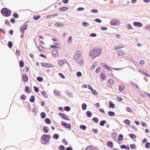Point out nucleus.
Here are the masks:
<instances>
[{
	"label": "nucleus",
	"mask_w": 150,
	"mask_h": 150,
	"mask_svg": "<svg viewBox=\"0 0 150 150\" xmlns=\"http://www.w3.org/2000/svg\"><path fill=\"white\" fill-rule=\"evenodd\" d=\"M42 139L41 142L42 144H46L47 142H49V139H47L44 134H43L41 137Z\"/></svg>",
	"instance_id": "obj_3"
},
{
	"label": "nucleus",
	"mask_w": 150,
	"mask_h": 150,
	"mask_svg": "<svg viewBox=\"0 0 150 150\" xmlns=\"http://www.w3.org/2000/svg\"><path fill=\"white\" fill-rule=\"evenodd\" d=\"M58 148L59 150H65V147L63 145H61L58 146Z\"/></svg>",
	"instance_id": "obj_45"
},
{
	"label": "nucleus",
	"mask_w": 150,
	"mask_h": 150,
	"mask_svg": "<svg viewBox=\"0 0 150 150\" xmlns=\"http://www.w3.org/2000/svg\"><path fill=\"white\" fill-rule=\"evenodd\" d=\"M13 16L16 18H18L19 17V15L18 14V13H14L13 15Z\"/></svg>",
	"instance_id": "obj_53"
},
{
	"label": "nucleus",
	"mask_w": 150,
	"mask_h": 150,
	"mask_svg": "<svg viewBox=\"0 0 150 150\" xmlns=\"http://www.w3.org/2000/svg\"><path fill=\"white\" fill-rule=\"evenodd\" d=\"M50 47L51 48H60L59 47L54 45H51L50 46Z\"/></svg>",
	"instance_id": "obj_59"
},
{
	"label": "nucleus",
	"mask_w": 150,
	"mask_h": 150,
	"mask_svg": "<svg viewBox=\"0 0 150 150\" xmlns=\"http://www.w3.org/2000/svg\"><path fill=\"white\" fill-rule=\"evenodd\" d=\"M107 145L108 147H110L112 148L113 146V143L111 141H108L107 142Z\"/></svg>",
	"instance_id": "obj_17"
},
{
	"label": "nucleus",
	"mask_w": 150,
	"mask_h": 150,
	"mask_svg": "<svg viewBox=\"0 0 150 150\" xmlns=\"http://www.w3.org/2000/svg\"><path fill=\"white\" fill-rule=\"evenodd\" d=\"M131 84L134 86L137 89H139V87L137 85V84L135 83H134L133 82H131Z\"/></svg>",
	"instance_id": "obj_46"
},
{
	"label": "nucleus",
	"mask_w": 150,
	"mask_h": 150,
	"mask_svg": "<svg viewBox=\"0 0 150 150\" xmlns=\"http://www.w3.org/2000/svg\"><path fill=\"white\" fill-rule=\"evenodd\" d=\"M92 91V93L94 95H98V93H97V91L94 89H93L92 91Z\"/></svg>",
	"instance_id": "obj_56"
},
{
	"label": "nucleus",
	"mask_w": 150,
	"mask_h": 150,
	"mask_svg": "<svg viewBox=\"0 0 150 150\" xmlns=\"http://www.w3.org/2000/svg\"><path fill=\"white\" fill-rule=\"evenodd\" d=\"M76 74L78 77H79L82 76V74L80 71H78L76 72Z\"/></svg>",
	"instance_id": "obj_54"
},
{
	"label": "nucleus",
	"mask_w": 150,
	"mask_h": 150,
	"mask_svg": "<svg viewBox=\"0 0 150 150\" xmlns=\"http://www.w3.org/2000/svg\"><path fill=\"white\" fill-rule=\"evenodd\" d=\"M125 88V86L124 85H120L119 86L118 90L120 91L121 92L123 91Z\"/></svg>",
	"instance_id": "obj_18"
},
{
	"label": "nucleus",
	"mask_w": 150,
	"mask_h": 150,
	"mask_svg": "<svg viewBox=\"0 0 150 150\" xmlns=\"http://www.w3.org/2000/svg\"><path fill=\"white\" fill-rule=\"evenodd\" d=\"M58 114L59 116H60L64 120L68 121L70 120V119L67 116L64 114L59 112Z\"/></svg>",
	"instance_id": "obj_5"
},
{
	"label": "nucleus",
	"mask_w": 150,
	"mask_h": 150,
	"mask_svg": "<svg viewBox=\"0 0 150 150\" xmlns=\"http://www.w3.org/2000/svg\"><path fill=\"white\" fill-rule=\"evenodd\" d=\"M25 91L28 93H31V90L30 89V87L27 86L25 87Z\"/></svg>",
	"instance_id": "obj_15"
},
{
	"label": "nucleus",
	"mask_w": 150,
	"mask_h": 150,
	"mask_svg": "<svg viewBox=\"0 0 150 150\" xmlns=\"http://www.w3.org/2000/svg\"><path fill=\"white\" fill-rule=\"evenodd\" d=\"M150 143L149 142H146L145 144V147L147 149H149L150 148Z\"/></svg>",
	"instance_id": "obj_52"
},
{
	"label": "nucleus",
	"mask_w": 150,
	"mask_h": 150,
	"mask_svg": "<svg viewBox=\"0 0 150 150\" xmlns=\"http://www.w3.org/2000/svg\"><path fill=\"white\" fill-rule=\"evenodd\" d=\"M37 80L39 82H42L43 81V78L41 76L38 77L37 78Z\"/></svg>",
	"instance_id": "obj_47"
},
{
	"label": "nucleus",
	"mask_w": 150,
	"mask_h": 150,
	"mask_svg": "<svg viewBox=\"0 0 150 150\" xmlns=\"http://www.w3.org/2000/svg\"><path fill=\"white\" fill-rule=\"evenodd\" d=\"M23 81L25 82H27L28 81V77L26 74H24L23 75Z\"/></svg>",
	"instance_id": "obj_13"
},
{
	"label": "nucleus",
	"mask_w": 150,
	"mask_h": 150,
	"mask_svg": "<svg viewBox=\"0 0 150 150\" xmlns=\"http://www.w3.org/2000/svg\"><path fill=\"white\" fill-rule=\"evenodd\" d=\"M41 64L42 66L45 68H47V63L45 62H43L41 63Z\"/></svg>",
	"instance_id": "obj_50"
},
{
	"label": "nucleus",
	"mask_w": 150,
	"mask_h": 150,
	"mask_svg": "<svg viewBox=\"0 0 150 150\" xmlns=\"http://www.w3.org/2000/svg\"><path fill=\"white\" fill-rule=\"evenodd\" d=\"M43 132L45 133H47L49 130L48 127L47 126H44L43 128Z\"/></svg>",
	"instance_id": "obj_19"
},
{
	"label": "nucleus",
	"mask_w": 150,
	"mask_h": 150,
	"mask_svg": "<svg viewBox=\"0 0 150 150\" xmlns=\"http://www.w3.org/2000/svg\"><path fill=\"white\" fill-rule=\"evenodd\" d=\"M58 63L60 66H62L64 64V62H63V60H59L58 61Z\"/></svg>",
	"instance_id": "obj_58"
},
{
	"label": "nucleus",
	"mask_w": 150,
	"mask_h": 150,
	"mask_svg": "<svg viewBox=\"0 0 150 150\" xmlns=\"http://www.w3.org/2000/svg\"><path fill=\"white\" fill-rule=\"evenodd\" d=\"M125 54V53L124 52H123V51L122 50H119L118 52V53H117L118 55L119 56H122V55H124Z\"/></svg>",
	"instance_id": "obj_26"
},
{
	"label": "nucleus",
	"mask_w": 150,
	"mask_h": 150,
	"mask_svg": "<svg viewBox=\"0 0 150 150\" xmlns=\"http://www.w3.org/2000/svg\"><path fill=\"white\" fill-rule=\"evenodd\" d=\"M54 25L58 27H59L63 26L64 25L62 23H61L58 22H56L55 23Z\"/></svg>",
	"instance_id": "obj_25"
},
{
	"label": "nucleus",
	"mask_w": 150,
	"mask_h": 150,
	"mask_svg": "<svg viewBox=\"0 0 150 150\" xmlns=\"http://www.w3.org/2000/svg\"><path fill=\"white\" fill-rule=\"evenodd\" d=\"M79 128L81 129L85 130L86 129V127L84 125H81L79 126Z\"/></svg>",
	"instance_id": "obj_30"
},
{
	"label": "nucleus",
	"mask_w": 150,
	"mask_h": 150,
	"mask_svg": "<svg viewBox=\"0 0 150 150\" xmlns=\"http://www.w3.org/2000/svg\"><path fill=\"white\" fill-rule=\"evenodd\" d=\"M94 20L95 22H98L99 23H100L102 22L101 20L98 18H96L94 19Z\"/></svg>",
	"instance_id": "obj_62"
},
{
	"label": "nucleus",
	"mask_w": 150,
	"mask_h": 150,
	"mask_svg": "<svg viewBox=\"0 0 150 150\" xmlns=\"http://www.w3.org/2000/svg\"><path fill=\"white\" fill-rule=\"evenodd\" d=\"M123 136L121 134H120L119 135V137L118 139L120 141H122L123 140Z\"/></svg>",
	"instance_id": "obj_32"
},
{
	"label": "nucleus",
	"mask_w": 150,
	"mask_h": 150,
	"mask_svg": "<svg viewBox=\"0 0 150 150\" xmlns=\"http://www.w3.org/2000/svg\"><path fill=\"white\" fill-rule=\"evenodd\" d=\"M59 136L58 134H53V138L55 139H57L59 138Z\"/></svg>",
	"instance_id": "obj_33"
},
{
	"label": "nucleus",
	"mask_w": 150,
	"mask_h": 150,
	"mask_svg": "<svg viewBox=\"0 0 150 150\" xmlns=\"http://www.w3.org/2000/svg\"><path fill=\"white\" fill-rule=\"evenodd\" d=\"M41 17V16L40 15L38 16H35L33 17V19L35 20H38Z\"/></svg>",
	"instance_id": "obj_40"
},
{
	"label": "nucleus",
	"mask_w": 150,
	"mask_h": 150,
	"mask_svg": "<svg viewBox=\"0 0 150 150\" xmlns=\"http://www.w3.org/2000/svg\"><path fill=\"white\" fill-rule=\"evenodd\" d=\"M101 70V67H98L96 70V73H98L99 72L100 70Z\"/></svg>",
	"instance_id": "obj_64"
},
{
	"label": "nucleus",
	"mask_w": 150,
	"mask_h": 150,
	"mask_svg": "<svg viewBox=\"0 0 150 150\" xmlns=\"http://www.w3.org/2000/svg\"><path fill=\"white\" fill-rule=\"evenodd\" d=\"M111 135L112 137L114 139H115L117 136V133L116 132H112L111 133Z\"/></svg>",
	"instance_id": "obj_31"
},
{
	"label": "nucleus",
	"mask_w": 150,
	"mask_h": 150,
	"mask_svg": "<svg viewBox=\"0 0 150 150\" xmlns=\"http://www.w3.org/2000/svg\"><path fill=\"white\" fill-rule=\"evenodd\" d=\"M79 50H77L76 51L75 54L73 56V59L76 60L80 57L81 56V54L79 53Z\"/></svg>",
	"instance_id": "obj_6"
},
{
	"label": "nucleus",
	"mask_w": 150,
	"mask_h": 150,
	"mask_svg": "<svg viewBox=\"0 0 150 150\" xmlns=\"http://www.w3.org/2000/svg\"><path fill=\"white\" fill-rule=\"evenodd\" d=\"M41 94L42 95L44 96V97L48 98L47 96V95L46 96V93L44 91H43L41 92Z\"/></svg>",
	"instance_id": "obj_61"
},
{
	"label": "nucleus",
	"mask_w": 150,
	"mask_h": 150,
	"mask_svg": "<svg viewBox=\"0 0 150 150\" xmlns=\"http://www.w3.org/2000/svg\"><path fill=\"white\" fill-rule=\"evenodd\" d=\"M129 136L132 139H133L136 137V136L135 134H129Z\"/></svg>",
	"instance_id": "obj_39"
},
{
	"label": "nucleus",
	"mask_w": 150,
	"mask_h": 150,
	"mask_svg": "<svg viewBox=\"0 0 150 150\" xmlns=\"http://www.w3.org/2000/svg\"><path fill=\"white\" fill-rule=\"evenodd\" d=\"M123 122L125 124H128V125H129L131 123L130 121L128 119H125Z\"/></svg>",
	"instance_id": "obj_36"
},
{
	"label": "nucleus",
	"mask_w": 150,
	"mask_h": 150,
	"mask_svg": "<svg viewBox=\"0 0 150 150\" xmlns=\"http://www.w3.org/2000/svg\"><path fill=\"white\" fill-rule=\"evenodd\" d=\"M102 50L101 48H94L90 52L89 55L92 56L95 55V57L98 56L101 53Z\"/></svg>",
	"instance_id": "obj_1"
},
{
	"label": "nucleus",
	"mask_w": 150,
	"mask_h": 150,
	"mask_svg": "<svg viewBox=\"0 0 150 150\" xmlns=\"http://www.w3.org/2000/svg\"><path fill=\"white\" fill-rule=\"evenodd\" d=\"M121 149H125L127 150H129L130 149V148L129 146H126L124 144L121 145L120 146Z\"/></svg>",
	"instance_id": "obj_16"
},
{
	"label": "nucleus",
	"mask_w": 150,
	"mask_h": 150,
	"mask_svg": "<svg viewBox=\"0 0 150 150\" xmlns=\"http://www.w3.org/2000/svg\"><path fill=\"white\" fill-rule=\"evenodd\" d=\"M8 47L10 48H12V47L13 46V43H12V42L11 41H9L8 42Z\"/></svg>",
	"instance_id": "obj_51"
},
{
	"label": "nucleus",
	"mask_w": 150,
	"mask_h": 150,
	"mask_svg": "<svg viewBox=\"0 0 150 150\" xmlns=\"http://www.w3.org/2000/svg\"><path fill=\"white\" fill-rule=\"evenodd\" d=\"M47 68H54L55 67V66L54 65L52 64H51L49 63H47Z\"/></svg>",
	"instance_id": "obj_35"
},
{
	"label": "nucleus",
	"mask_w": 150,
	"mask_h": 150,
	"mask_svg": "<svg viewBox=\"0 0 150 150\" xmlns=\"http://www.w3.org/2000/svg\"><path fill=\"white\" fill-rule=\"evenodd\" d=\"M108 114L110 116H114L115 115V113L113 111H109L108 112Z\"/></svg>",
	"instance_id": "obj_28"
},
{
	"label": "nucleus",
	"mask_w": 150,
	"mask_h": 150,
	"mask_svg": "<svg viewBox=\"0 0 150 150\" xmlns=\"http://www.w3.org/2000/svg\"><path fill=\"white\" fill-rule=\"evenodd\" d=\"M92 120L94 121L96 123H98L99 122V120L98 118L97 117H94L92 119Z\"/></svg>",
	"instance_id": "obj_41"
},
{
	"label": "nucleus",
	"mask_w": 150,
	"mask_h": 150,
	"mask_svg": "<svg viewBox=\"0 0 150 150\" xmlns=\"http://www.w3.org/2000/svg\"><path fill=\"white\" fill-rule=\"evenodd\" d=\"M94 148V147L93 145H91L88 146L86 148V150H93Z\"/></svg>",
	"instance_id": "obj_21"
},
{
	"label": "nucleus",
	"mask_w": 150,
	"mask_h": 150,
	"mask_svg": "<svg viewBox=\"0 0 150 150\" xmlns=\"http://www.w3.org/2000/svg\"><path fill=\"white\" fill-rule=\"evenodd\" d=\"M40 116L41 118L42 119L45 118L46 117V114L45 112H41L40 113Z\"/></svg>",
	"instance_id": "obj_29"
},
{
	"label": "nucleus",
	"mask_w": 150,
	"mask_h": 150,
	"mask_svg": "<svg viewBox=\"0 0 150 150\" xmlns=\"http://www.w3.org/2000/svg\"><path fill=\"white\" fill-rule=\"evenodd\" d=\"M20 67H23L24 66V63L22 60H20L19 62Z\"/></svg>",
	"instance_id": "obj_43"
},
{
	"label": "nucleus",
	"mask_w": 150,
	"mask_h": 150,
	"mask_svg": "<svg viewBox=\"0 0 150 150\" xmlns=\"http://www.w3.org/2000/svg\"><path fill=\"white\" fill-rule=\"evenodd\" d=\"M31 103H33L35 101V97L34 95H32L30 96L29 99Z\"/></svg>",
	"instance_id": "obj_23"
},
{
	"label": "nucleus",
	"mask_w": 150,
	"mask_h": 150,
	"mask_svg": "<svg viewBox=\"0 0 150 150\" xmlns=\"http://www.w3.org/2000/svg\"><path fill=\"white\" fill-rule=\"evenodd\" d=\"M76 62L81 66H83L84 65L83 61L82 59L77 60L76 61Z\"/></svg>",
	"instance_id": "obj_14"
},
{
	"label": "nucleus",
	"mask_w": 150,
	"mask_h": 150,
	"mask_svg": "<svg viewBox=\"0 0 150 150\" xmlns=\"http://www.w3.org/2000/svg\"><path fill=\"white\" fill-rule=\"evenodd\" d=\"M82 25L84 27H88L89 25V24L88 22H83L82 23Z\"/></svg>",
	"instance_id": "obj_48"
},
{
	"label": "nucleus",
	"mask_w": 150,
	"mask_h": 150,
	"mask_svg": "<svg viewBox=\"0 0 150 150\" xmlns=\"http://www.w3.org/2000/svg\"><path fill=\"white\" fill-rule=\"evenodd\" d=\"M87 116L88 117H90L92 115V113L91 112L89 111H87L86 112Z\"/></svg>",
	"instance_id": "obj_24"
},
{
	"label": "nucleus",
	"mask_w": 150,
	"mask_h": 150,
	"mask_svg": "<svg viewBox=\"0 0 150 150\" xmlns=\"http://www.w3.org/2000/svg\"><path fill=\"white\" fill-rule=\"evenodd\" d=\"M64 109L65 110L68 112L70 110L71 108L68 106H66L64 107Z\"/></svg>",
	"instance_id": "obj_44"
},
{
	"label": "nucleus",
	"mask_w": 150,
	"mask_h": 150,
	"mask_svg": "<svg viewBox=\"0 0 150 150\" xmlns=\"http://www.w3.org/2000/svg\"><path fill=\"white\" fill-rule=\"evenodd\" d=\"M82 109L83 110H85L87 108V105L85 103H83L82 105Z\"/></svg>",
	"instance_id": "obj_34"
},
{
	"label": "nucleus",
	"mask_w": 150,
	"mask_h": 150,
	"mask_svg": "<svg viewBox=\"0 0 150 150\" xmlns=\"http://www.w3.org/2000/svg\"><path fill=\"white\" fill-rule=\"evenodd\" d=\"M69 8L67 7H63L59 8V10L60 11H64L67 10Z\"/></svg>",
	"instance_id": "obj_22"
},
{
	"label": "nucleus",
	"mask_w": 150,
	"mask_h": 150,
	"mask_svg": "<svg viewBox=\"0 0 150 150\" xmlns=\"http://www.w3.org/2000/svg\"><path fill=\"white\" fill-rule=\"evenodd\" d=\"M16 56H20V52L19 50H16Z\"/></svg>",
	"instance_id": "obj_60"
},
{
	"label": "nucleus",
	"mask_w": 150,
	"mask_h": 150,
	"mask_svg": "<svg viewBox=\"0 0 150 150\" xmlns=\"http://www.w3.org/2000/svg\"><path fill=\"white\" fill-rule=\"evenodd\" d=\"M61 124L62 126L64 127L65 128L69 129L71 128V126L70 123H69L67 124L66 122H64L63 121H61Z\"/></svg>",
	"instance_id": "obj_4"
},
{
	"label": "nucleus",
	"mask_w": 150,
	"mask_h": 150,
	"mask_svg": "<svg viewBox=\"0 0 150 150\" xmlns=\"http://www.w3.org/2000/svg\"><path fill=\"white\" fill-rule=\"evenodd\" d=\"M52 54L53 55L55 56V57H57L58 56V52L57 50L53 49L52 51Z\"/></svg>",
	"instance_id": "obj_10"
},
{
	"label": "nucleus",
	"mask_w": 150,
	"mask_h": 150,
	"mask_svg": "<svg viewBox=\"0 0 150 150\" xmlns=\"http://www.w3.org/2000/svg\"><path fill=\"white\" fill-rule=\"evenodd\" d=\"M28 27L27 25H24L22 26H21L20 28V32L22 33L23 34H24L25 32L24 30H27Z\"/></svg>",
	"instance_id": "obj_7"
},
{
	"label": "nucleus",
	"mask_w": 150,
	"mask_h": 150,
	"mask_svg": "<svg viewBox=\"0 0 150 150\" xmlns=\"http://www.w3.org/2000/svg\"><path fill=\"white\" fill-rule=\"evenodd\" d=\"M108 82L110 84H113L114 83V81L111 79H109L108 80Z\"/></svg>",
	"instance_id": "obj_55"
},
{
	"label": "nucleus",
	"mask_w": 150,
	"mask_h": 150,
	"mask_svg": "<svg viewBox=\"0 0 150 150\" xmlns=\"http://www.w3.org/2000/svg\"><path fill=\"white\" fill-rule=\"evenodd\" d=\"M1 13L4 16L9 17L11 15V11L9 9L4 8L1 9Z\"/></svg>",
	"instance_id": "obj_2"
},
{
	"label": "nucleus",
	"mask_w": 150,
	"mask_h": 150,
	"mask_svg": "<svg viewBox=\"0 0 150 150\" xmlns=\"http://www.w3.org/2000/svg\"><path fill=\"white\" fill-rule=\"evenodd\" d=\"M123 47L122 45H119L117 47H114V50H117Z\"/></svg>",
	"instance_id": "obj_37"
},
{
	"label": "nucleus",
	"mask_w": 150,
	"mask_h": 150,
	"mask_svg": "<svg viewBox=\"0 0 150 150\" xmlns=\"http://www.w3.org/2000/svg\"><path fill=\"white\" fill-rule=\"evenodd\" d=\"M139 73H140L141 74L143 75H145L147 76L150 77V76L148 74L146 73L145 72L139 69Z\"/></svg>",
	"instance_id": "obj_12"
},
{
	"label": "nucleus",
	"mask_w": 150,
	"mask_h": 150,
	"mask_svg": "<svg viewBox=\"0 0 150 150\" xmlns=\"http://www.w3.org/2000/svg\"><path fill=\"white\" fill-rule=\"evenodd\" d=\"M100 77L103 80H104L106 79V76L105 74L101 73L100 75Z\"/></svg>",
	"instance_id": "obj_38"
},
{
	"label": "nucleus",
	"mask_w": 150,
	"mask_h": 150,
	"mask_svg": "<svg viewBox=\"0 0 150 150\" xmlns=\"http://www.w3.org/2000/svg\"><path fill=\"white\" fill-rule=\"evenodd\" d=\"M45 122L46 124L49 125L51 123L50 120L48 118H46L45 120Z\"/></svg>",
	"instance_id": "obj_20"
},
{
	"label": "nucleus",
	"mask_w": 150,
	"mask_h": 150,
	"mask_svg": "<svg viewBox=\"0 0 150 150\" xmlns=\"http://www.w3.org/2000/svg\"><path fill=\"white\" fill-rule=\"evenodd\" d=\"M34 89L35 92L38 93L39 91V89L36 86H34L33 87Z\"/></svg>",
	"instance_id": "obj_49"
},
{
	"label": "nucleus",
	"mask_w": 150,
	"mask_h": 150,
	"mask_svg": "<svg viewBox=\"0 0 150 150\" xmlns=\"http://www.w3.org/2000/svg\"><path fill=\"white\" fill-rule=\"evenodd\" d=\"M131 149H134L137 147L136 145L134 144H131L130 145Z\"/></svg>",
	"instance_id": "obj_57"
},
{
	"label": "nucleus",
	"mask_w": 150,
	"mask_h": 150,
	"mask_svg": "<svg viewBox=\"0 0 150 150\" xmlns=\"http://www.w3.org/2000/svg\"><path fill=\"white\" fill-rule=\"evenodd\" d=\"M107 123V122L105 120H102L99 123L100 125L102 126H104L105 124Z\"/></svg>",
	"instance_id": "obj_27"
},
{
	"label": "nucleus",
	"mask_w": 150,
	"mask_h": 150,
	"mask_svg": "<svg viewBox=\"0 0 150 150\" xmlns=\"http://www.w3.org/2000/svg\"><path fill=\"white\" fill-rule=\"evenodd\" d=\"M109 107L110 108L113 109L115 108V104L113 103L112 101H110L109 102Z\"/></svg>",
	"instance_id": "obj_11"
},
{
	"label": "nucleus",
	"mask_w": 150,
	"mask_h": 150,
	"mask_svg": "<svg viewBox=\"0 0 150 150\" xmlns=\"http://www.w3.org/2000/svg\"><path fill=\"white\" fill-rule=\"evenodd\" d=\"M133 24L134 26L139 27H141L143 26V25L141 23L138 22L134 21L133 22Z\"/></svg>",
	"instance_id": "obj_9"
},
{
	"label": "nucleus",
	"mask_w": 150,
	"mask_h": 150,
	"mask_svg": "<svg viewBox=\"0 0 150 150\" xmlns=\"http://www.w3.org/2000/svg\"><path fill=\"white\" fill-rule=\"evenodd\" d=\"M90 11L91 12H92L93 13H98V10L97 9H93L91 10Z\"/></svg>",
	"instance_id": "obj_63"
},
{
	"label": "nucleus",
	"mask_w": 150,
	"mask_h": 150,
	"mask_svg": "<svg viewBox=\"0 0 150 150\" xmlns=\"http://www.w3.org/2000/svg\"><path fill=\"white\" fill-rule=\"evenodd\" d=\"M118 21L117 20H111L110 23L111 25L113 26H118L119 25Z\"/></svg>",
	"instance_id": "obj_8"
},
{
	"label": "nucleus",
	"mask_w": 150,
	"mask_h": 150,
	"mask_svg": "<svg viewBox=\"0 0 150 150\" xmlns=\"http://www.w3.org/2000/svg\"><path fill=\"white\" fill-rule=\"evenodd\" d=\"M54 93L55 94L57 95L58 96H59L60 95V92L57 90H54Z\"/></svg>",
	"instance_id": "obj_42"
}]
</instances>
